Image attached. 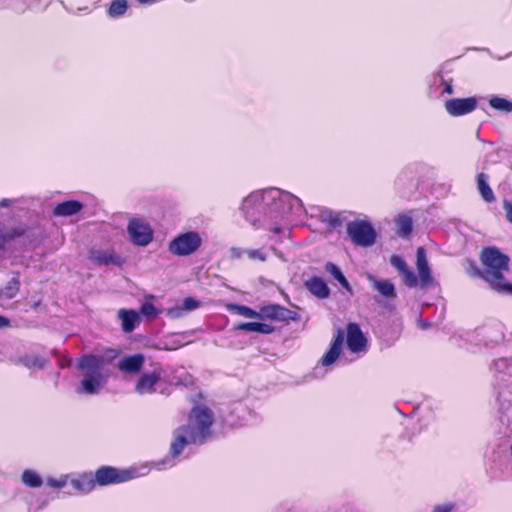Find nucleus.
<instances>
[{
    "label": "nucleus",
    "instance_id": "nucleus-26",
    "mask_svg": "<svg viewBox=\"0 0 512 512\" xmlns=\"http://www.w3.org/2000/svg\"><path fill=\"white\" fill-rule=\"evenodd\" d=\"M325 269L341 284L343 288L350 289L349 282L347 281L346 277L344 276V274L337 265H335L332 262H327L325 265Z\"/></svg>",
    "mask_w": 512,
    "mask_h": 512
},
{
    "label": "nucleus",
    "instance_id": "nucleus-36",
    "mask_svg": "<svg viewBox=\"0 0 512 512\" xmlns=\"http://www.w3.org/2000/svg\"><path fill=\"white\" fill-rule=\"evenodd\" d=\"M246 255L251 260L266 261V255L261 249L247 250Z\"/></svg>",
    "mask_w": 512,
    "mask_h": 512
},
{
    "label": "nucleus",
    "instance_id": "nucleus-29",
    "mask_svg": "<svg viewBox=\"0 0 512 512\" xmlns=\"http://www.w3.org/2000/svg\"><path fill=\"white\" fill-rule=\"evenodd\" d=\"M20 281H19V273L8 282L2 294L7 298H13L19 291Z\"/></svg>",
    "mask_w": 512,
    "mask_h": 512
},
{
    "label": "nucleus",
    "instance_id": "nucleus-18",
    "mask_svg": "<svg viewBox=\"0 0 512 512\" xmlns=\"http://www.w3.org/2000/svg\"><path fill=\"white\" fill-rule=\"evenodd\" d=\"M118 318L121 320V327L125 333H131L140 322L139 313L133 309H120Z\"/></svg>",
    "mask_w": 512,
    "mask_h": 512
},
{
    "label": "nucleus",
    "instance_id": "nucleus-31",
    "mask_svg": "<svg viewBox=\"0 0 512 512\" xmlns=\"http://www.w3.org/2000/svg\"><path fill=\"white\" fill-rule=\"evenodd\" d=\"M399 275L402 277V280L407 287L414 288L418 285V278L409 267L403 270Z\"/></svg>",
    "mask_w": 512,
    "mask_h": 512
},
{
    "label": "nucleus",
    "instance_id": "nucleus-41",
    "mask_svg": "<svg viewBox=\"0 0 512 512\" xmlns=\"http://www.w3.org/2000/svg\"><path fill=\"white\" fill-rule=\"evenodd\" d=\"M503 207L506 212L507 220L512 224V203L510 201L504 200Z\"/></svg>",
    "mask_w": 512,
    "mask_h": 512
},
{
    "label": "nucleus",
    "instance_id": "nucleus-45",
    "mask_svg": "<svg viewBox=\"0 0 512 512\" xmlns=\"http://www.w3.org/2000/svg\"><path fill=\"white\" fill-rule=\"evenodd\" d=\"M0 206L2 207H5V206H8V200L7 199H3L0 203Z\"/></svg>",
    "mask_w": 512,
    "mask_h": 512
},
{
    "label": "nucleus",
    "instance_id": "nucleus-8",
    "mask_svg": "<svg viewBox=\"0 0 512 512\" xmlns=\"http://www.w3.org/2000/svg\"><path fill=\"white\" fill-rule=\"evenodd\" d=\"M127 231L131 241L137 246H147L153 240V230L143 219H131Z\"/></svg>",
    "mask_w": 512,
    "mask_h": 512
},
{
    "label": "nucleus",
    "instance_id": "nucleus-22",
    "mask_svg": "<svg viewBox=\"0 0 512 512\" xmlns=\"http://www.w3.org/2000/svg\"><path fill=\"white\" fill-rule=\"evenodd\" d=\"M236 330L246 332H257L264 335H269L275 332L276 328L265 322H241L235 325Z\"/></svg>",
    "mask_w": 512,
    "mask_h": 512
},
{
    "label": "nucleus",
    "instance_id": "nucleus-2",
    "mask_svg": "<svg viewBox=\"0 0 512 512\" xmlns=\"http://www.w3.org/2000/svg\"><path fill=\"white\" fill-rule=\"evenodd\" d=\"M483 265V280L500 293L512 295V283L507 282L504 273L509 271V256L495 246L484 247L480 253Z\"/></svg>",
    "mask_w": 512,
    "mask_h": 512
},
{
    "label": "nucleus",
    "instance_id": "nucleus-9",
    "mask_svg": "<svg viewBox=\"0 0 512 512\" xmlns=\"http://www.w3.org/2000/svg\"><path fill=\"white\" fill-rule=\"evenodd\" d=\"M476 97L453 98L444 104L445 110L451 116L458 117L473 112L477 107Z\"/></svg>",
    "mask_w": 512,
    "mask_h": 512
},
{
    "label": "nucleus",
    "instance_id": "nucleus-12",
    "mask_svg": "<svg viewBox=\"0 0 512 512\" xmlns=\"http://www.w3.org/2000/svg\"><path fill=\"white\" fill-rule=\"evenodd\" d=\"M416 266L419 274L418 284H420L422 288H427L431 286L434 280L431 275V270L428 264L426 250L422 246L417 248Z\"/></svg>",
    "mask_w": 512,
    "mask_h": 512
},
{
    "label": "nucleus",
    "instance_id": "nucleus-30",
    "mask_svg": "<svg viewBox=\"0 0 512 512\" xmlns=\"http://www.w3.org/2000/svg\"><path fill=\"white\" fill-rule=\"evenodd\" d=\"M21 361L28 368H43L46 363V360L38 355H26L21 359Z\"/></svg>",
    "mask_w": 512,
    "mask_h": 512
},
{
    "label": "nucleus",
    "instance_id": "nucleus-25",
    "mask_svg": "<svg viewBox=\"0 0 512 512\" xmlns=\"http://www.w3.org/2000/svg\"><path fill=\"white\" fill-rule=\"evenodd\" d=\"M228 310L232 313H235L237 315L247 317V318H257L260 319V310L255 311L252 308L240 305V304H229L227 306Z\"/></svg>",
    "mask_w": 512,
    "mask_h": 512
},
{
    "label": "nucleus",
    "instance_id": "nucleus-13",
    "mask_svg": "<svg viewBox=\"0 0 512 512\" xmlns=\"http://www.w3.org/2000/svg\"><path fill=\"white\" fill-rule=\"evenodd\" d=\"M347 338L346 343L348 349L353 353L364 351L367 346V339L365 338L360 327L356 323H349L347 325Z\"/></svg>",
    "mask_w": 512,
    "mask_h": 512
},
{
    "label": "nucleus",
    "instance_id": "nucleus-3",
    "mask_svg": "<svg viewBox=\"0 0 512 512\" xmlns=\"http://www.w3.org/2000/svg\"><path fill=\"white\" fill-rule=\"evenodd\" d=\"M111 353L110 360L106 361L103 356L86 354L78 361V369L83 372V379L78 388L79 393L97 394L105 385L107 377L102 373L104 366L117 357L116 350H109Z\"/></svg>",
    "mask_w": 512,
    "mask_h": 512
},
{
    "label": "nucleus",
    "instance_id": "nucleus-7",
    "mask_svg": "<svg viewBox=\"0 0 512 512\" xmlns=\"http://www.w3.org/2000/svg\"><path fill=\"white\" fill-rule=\"evenodd\" d=\"M260 320L288 324L291 321H299L300 315L279 304H269L260 307Z\"/></svg>",
    "mask_w": 512,
    "mask_h": 512
},
{
    "label": "nucleus",
    "instance_id": "nucleus-1",
    "mask_svg": "<svg viewBox=\"0 0 512 512\" xmlns=\"http://www.w3.org/2000/svg\"><path fill=\"white\" fill-rule=\"evenodd\" d=\"M214 412L204 404L192 407L187 423L179 426L173 433L170 454L176 458L188 444L202 445L213 437Z\"/></svg>",
    "mask_w": 512,
    "mask_h": 512
},
{
    "label": "nucleus",
    "instance_id": "nucleus-6",
    "mask_svg": "<svg viewBox=\"0 0 512 512\" xmlns=\"http://www.w3.org/2000/svg\"><path fill=\"white\" fill-rule=\"evenodd\" d=\"M202 239L199 233L189 231L173 238L169 243V252L175 256H188L199 249Z\"/></svg>",
    "mask_w": 512,
    "mask_h": 512
},
{
    "label": "nucleus",
    "instance_id": "nucleus-21",
    "mask_svg": "<svg viewBox=\"0 0 512 512\" xmlns=\"http://www.w3.org/2000/svg\"><path fill=\"white\" fill-rule=\"evenodd\" d=\"M83 209V204L77 200H67L58 203L53 209L54 216H72Z\"/></svg>",
    "mask_w": 512,
    "mask_h": 512
},
{
    "label": "nucleus",
    "instance_id": "nucleus-4",
    "mask_svg": "<svg viewBox=\"0 0 512 512\" xmlns=\"http://www.w3.org/2000/svg\"><path fill=\"white\" fill-rule=\"evenodd\" d=\"M135 469H118L112 466H101L94 473L96 486H108L124 483L136 477Z\"/></svg>",
    "mask_w": 512,
    "mask_h": 512
},
{
    "label": "nucleus",
    "instance_id": "nucleus-38",
    "mask_svg": "<svg viewBox=\"0 0 512 512\" xmlns=\"http://www.w3.org/2000/svg\"><path fill=\"white\" fill-rule=\"evenodd\" d=\"M69 476H63L60 479H48V484L53 488H63L69 483Z\"/></svg>",
    "mask_w": 512,
    "mask_h": 512
},
{
    "label": "nucleus",
    "instance_id": "nucleus-5",
    "mask_svg": "<svg viewBox=\"0 0 512 512\" xmlns=\"http://www.w3.org/2000/svg\"><path fill=\"white\" fill-rule=\"evenodd\" d=\"M347 234L351 241L361 247L372 246L376 241V231L364 220H354L347 224Z\"/></svg>",
    "mask_w": 512,
    "mask_h": 512
},
{
    "label": "nucleus",
    "instance_id": "nucleus-11",
    "mask_svg": "<svg viewBox=\"0 0 512 512\" xmlns=\"http://www.w3.org/2000/svg\"><path fill=\"white\" fill-rule=\"evenodd\" d=\"M161 375L160 369L142 373L135 384V392L139 395L153 394L156 391V384L161 380Z\"/></svg>",
    "mask_w": 512,
    "mask_h": 512
},
{
    "label": "nucleus",
    "instance_id": "nucleus-43",
    "mask_svg": "<svg viewBox=\"0 0 512 512\" xmlns=\"http://www.w3.org/2000/svg\"><path fill=\"white\" fill-rule=\"evenodd\" d=\"M8 326H10V320L5 316L0 315V328Z\"/></svg>",
    "mask_w": 512,
    "mask_h": 512
},
{
    "label": "nucleus",
    "instance_id": "nucleus-32",
    "mask_svg": "<svg viewBox=\"0 0 512 512\" xmlns=\"http://www.w3.org/2000/svg\"><path fill=\"white\" fill-rule=\"evenodd\" d=\"M140 312L142 315L146 317L155 318L160 311L154 306L151 301L146 300L140 307Z\"/></svg>",
    "mask_w": 512,
    "mask_h": 512
},
{
    "label": "nucleus",
    "instance_id": "nucleus-42",
    "mask_svg": "<svg viewBox=\"0 0 512 512\" xmlns=\"http://www.w3.org/2000/svg\"><path fill=\"white\" fill-rule=\"evenodd\" d=\"M454 508V505L451 503L437 505L433 512H451Z\"/></svg>",
    "mask_w": 512,
    "mask_h": 512
},
{
    "label": "nucleus",
    "instance_id": "nucleus-39",
    "mask_svg": "<svg viewBox=\"0 0 512 512\" xmlns=\"http://www.w3.org/2000/svg\"><path fill=\"white\" fill-rule=\"evenodd\" d=\"M441 86L443 87V93L449 94V95L453 94L454 89H453V80L452 79H449V80L442 79Z\"/></svg>",
    "mask_w": 512,
    "mask_h": 512
},
{
    "label": "nucleus",
    "instance_id": "nucleus-24",
    "mask_svg": "<svg viewBox=\"0 0 512 512\" xmlns=\"http://www.w3.org/2000/svg\"><path fill=\"white\" fill-rule=\"evenodd\" d=\"M128 10V2L127 0H112L107 14L111 18H119L123 16Z\"/></svg>",
    "mask_w": 512,
    "mask_h": 512
},
{
    "label": "nucleus",
    "instance_id": "nucleus-28",
    "mask_svg": "<svg viewBox=\"0 0 512 512\" xmlns=\"http://www.w3.org/2000/svg\"><path fill=\"white\" fill-rule=\"evenodd\" d=\"M21 478L23 483L28 487L37 488L42 485V478L32 470H25Z\"/></svg>",
    "mask_w": 512,
    "mask_h": 512
},
{
    "label": "nucleus",
    "instance_id": "nucleus-37",
    "mask_svg": "<svg viewBox=\"0 0 512 512\" xmlns=\"http://www.w3.org/2000/svg\"><path fill=\"white\" fill-rule=\"evenodd\" d=\"M200 306V301L193 297H187L184 299L182 309L186 311L194 310Z\"/></svg>",
    "mask_w": 512,
    "mask_h": 512
},
{
    "label": "nucleus",
    "instance_id": "nucleus-15",
    "mask_svg": "<svg viewBox=\"0 0 512 512\" xmlns=\"http://www.w3.org/2000/svg\"><path fill=\"white\" fill-rule=\"evenodd\" d=\"M69 484L78 494H87L96 487L94 474L91 472H84L76 477L70 478Z\"/></svg>",
    "mask_w": 512,
    "mask_h": 512
},
{
    "label": "nucleus",
    "instance_id": "nucleus-14",
    "mask_svg": "<svg viewBox=\"0 0 512 512\" xmlns=\"http://www.w3.org/2000/svg\"><path fill=\"white\" fill-rule=\"evenodd\" d=\"M343 342L344 332L341 329H338L332 340L329 350L322 356L320 360V363L323 366H330L339 358L342 352Z\"/></svg>",
    "mask_w": 512,
    "mask_h": 512
},
{
    "label": "nucleus",
    "instance_id": "nucleus-19",
    "mask_svg": "<svg viewBox=\"0 0 512 512\" xmlns=\"http://www.w3.org/2000/svg\"><path fill=\"white\" fill-rule=\"evenodd\" d=\"M369 281L374 290L386 299H395L397 294L394 284L388 279H377L373 276L369 277Z\"/></svg>",
    "mask_w": 512,
    "mask_h": 512
},
{
    "label": "nucleus",
    "instance_id": "nucleus-23",
    "mask_svg": "<svg viewBox=\"0 0 512 512\" xmlns=\"http://www.w3.org/2000/svg\"><path fill=\"white\" fill-rule=\"evenodd\" d=\"M478 191L487 203L495 201V195L488 184V175L485 173H479L476 177Z\"/></svg>",
    "mask_w": 512,
    "mask_h": 512
},
{
    "label": "nucleus",
    "instance_id": "nucleus-34",
    "mask_svg": "<svg viewBox=\"0 0 512 512\" xmlns=\"http://www.w3.org/2000/svg\"><path fill=\"white\" fill-rule=\"evenodd\" d=\"M467 264H468V267H467L466 271L469 274V276L480 277L483 279V274H482L483 270H481L474 261L468 260Z\"/></svg>",
    "mask_w": 512,
    "mask_h": 512
},
{
    "label": "nucleus",
    "instance_id": "nucleus-35",
    "mask_svg": "<svg viewBox=\"0 0 512 512\" xmlns=\"http://www.w3.org/2000/svg\"><path fill=\"white\" fill-rule=\"evenodd\" d=\"M326 223L332 228H337L342 224V217L338 213H330L326 218Z\"/></svg>",
    "mask_w": 512,
    "mask_h": 512
},
{
    "label": "nucleus",
    "instance_id": "nucleus-33",
    "mask_svg": "<svg viewBox=\"0 0 512 512\" xmlns=\"http://www.w3.org/2000/svg\"><path fill=\"white\" fill-rule=\"evenodd\" d=\"M390 263L398 271L399 274L408 267L404 259L399 255H392L390 258Z\"/></svg>",
    "mask_w": 512,
    "mask_h": 512
},
{
    "label": "nucleus",
    "instance_id": "nucleus-27",
    "mask_svg": "<svg viewBox=\"0 0 512 512\" xmlns=\"http://www.w3.org/2000/svg\"><path fill=\"white\" fill-rule=\"evenodd\" d=\"M489 104L495 110H498V111H501L504 113L512 112V102L505 98L498 97V96L491 97L489 100Z\"/></svg>",
    "mask_w": 512,
    "mask_h": 512
},
{
    "label": "nucleus",
    "instance_id": "nucleus-44",
    "mask_svg": "<svg viewBox=\"0 0 512 512\" xmlns=\"http://www.w3.org/2000/svg\"><path fill=\"white\" fill-rule=\"evenodd\" d=\"M140 4L142 5H146V4H153L155 3L157 0H137Z\"/></svg>",
    "mask_w": 512,
    "mask_h": 512
},
{
    "label": "nucleus",
    "instance_id": "nucleus-20",
    "mask_svg": "<svg viewBox=\"0 0 512 512\" xmlns=\"http://www.w3.org/2000/svg\"><path fill=\"white\" fill-rule=\"evenodd\" d=\"M397 235L401 238H409L413 231V219L410 212L399 213L395 218Z\"/></svg>",
    "mask_w": 512,
    "mask_h": 512
},
{
    "label": "nucleus",
    "instance_id": "nucleus-10",
    "mask_svg": "<svg viewBox=\"0 0 512 512\" xmlns=\"http://www.w3.org/2000/svg\"><path fill=\"white\" fill-rule=\"evenodd\" d=\"M88 259L95 265L108 266L113 265L121 267L124 264V259L119 256L114 249L100 250L92 248L88 252Z\"/></svg>",
    "mask_w": 512,
    "mask_h": 512
},
{
    "label": "nucleus",
    "instance_id": "nucleus-40",
    "mask_svg": "<svg viewBox=\"0 0 512 512\" xmlns=\"http://www.w3.org/2000/svg\"><path fill=\"white\" fill-rule=\"evenodd\" d=\"M247 250H243L241 248L233 247L230 250V257L232 259H240L244 254H246Z\"/></svg>",
    "mask_w": 512,
    "mask_h": 512
},
{
    "label": "nucleus",
    "instance_id": "nucleus-17",
    "mask_svg": "<svg viewBox=\"0 0 512 512\" xmlns=\"http://www.w3.org/2000/svg\"><path fill=\"white\" fill-rule=\"evenodd\" d=\"M306 289L318 299H325L330 295L326 282L318 276H312L305 281Z\"/></svg>",
    "mask_w": 512,
    "mask_h": 512
},
{
    "label": "nucleus",
    "instance_id": "nucleus-16",
    "mask_svg": "<svg viewBox=\"0 0 512 512\" xmlns=\"http://www.w3.org/2000/svg\"><path fill=\"white\" fill-rule=\"evenodd\" d=\"M144 363L145 356L141 353H137L123 357L118 362V369L124 373L137 374L142 370Z\"/></svg>",
    "mask_w": 512,
    "mask_h": 512
}]
</instances>
